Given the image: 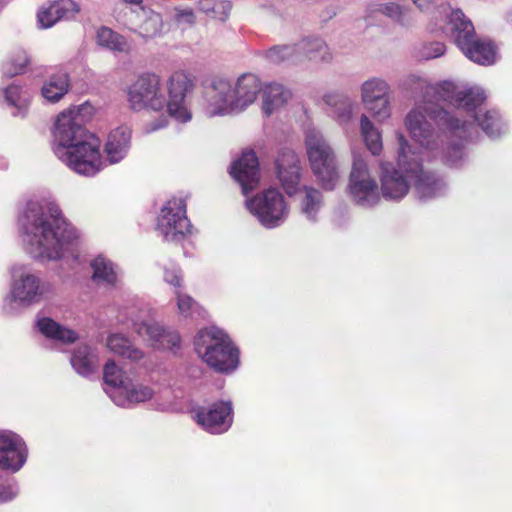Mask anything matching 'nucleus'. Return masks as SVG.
I'll return each instance as SVG.
<instances>
[{
	"label": "nucleus",
	"mask_w": 512,
	"mask_h": 512,
	"mask_svg": "<svg viewBox=\"0 0 512 512\" xmlns=\"http://www.w3.org/2000/svg\"><path fill=\"white\" fill-rule=\"evenodd\" d=\"M460 112L452 114L439 104H414L404 125L411 139L420 149L414 148L423 158L440 157L443 163L458 167L464 159V143L475 134L474 123L460 118Z\"/></svg>",
	"instance_id": "nucleus-1"
},
{
	"label": "nucleus",
	"mask_w": 512,
	"mask_h": 512,
	"mask_svg": "<svg viewBox=\"0 0 512 512\" xmlns=\"http://www.w3.org/2000/svg\"><path fill=\"white\" fill-rule=\"evenodd\" d=\"M396 139L397 167L389 162L380 164L382 196L386 200L399 201L407 195L411 184L421 200L443 195L446 191L444 180L424 168L419 152L402 133L398 132Z\"/></svg>",
	"instance_id": "nucleus-2"
},
{
	"label": "nucleus",
	"mask_w": 512,
	"mask_h": 512,
	"mask_svg": "<svg viewBox=\"0 0 512 512\" xmlns=\"http://www.w3.org/2000/svg\"><path fill=\"white\" fill-rule=\"evenodd\" d=\"M77 237V231L62 216L51 196L37 195L34 201V257L59 259Z\"/></svg>",
	"instance_id": "nucleus-3"
},
{
	"label": "nucleus",
	"mask_w": 512,
	"mask_h": 512,
	"mask_svg": "<svg viewBox=\"0 0 512 512\" xmlns=\"http://www.w3.org/2000/svg\"><path fill=\"white\" fill-rule=\"evenodd\" d=\"M431 31L451 37L463 54L479 65L488 66L496 61L494 43L476 37L472 22L460 9H453L448 4L440 5L434 12Z\"/></svg>",
	"instance_id": "nucleus-4"
},
{
	"label": "nucleus",
	"mask_w": 512,
	"mask_h": 512,
	"mask_svg": "<svg viewBox=\"0 0 512 512\" xmlns=\"http://www.w3.org/2000/svg\"><path fill=\"white\" fill-rule=\"evenodd\" d=\"M403 85L415 97V104H439L441 100L454 107L471 109L486 99L480 87H468L452 81L432 84L427 78L416 74L408 75Z\"/></svg>",
	"instance_id": "nucleus-5"
},
{
	"label": "nucleus",
	"mask_w": 512,
	"mask_h": 512,
	"mask_svg": "<svg viewBox=\"0 0 512 512\" xmlns=\"http://www.w3.org/2000/svg\"><path fill=\"white\" fill-rule=\"evenodd\" d=\"M119 320L129 321L133 331L157 349L176 350L181 338L177 331L165 328L154 318L153 310L141 301L124 305L119 310Z\"/></svg>",
	"instance_id": "nucleus-6"
},
{
	"label": "nucleus",
	"mask_w": 512,
	"mask_h": 512,
	"mask_svg": "<svg viewBox=\"0 0 512 512\" xmlns=\"http://www.w3.org/2000/svg\"><path fill=\"white\" fill-rule=\"evenodd\" d=\"M198 356L221 373H231L239 365V351L220 328L209 327L198 332L194 341Z\"/></svg>",
	"instance_id": "nucleus-7"
},
{
	"label": "nucleus",
	"mask_w": 512,
	"mask_h": 512,
	"mask_svg": "<svg viewBox=\"0 0 512 512\" xmlns=\"http://www.w3.org/2000/svg\"><path fill=\"white\" fill-rule=\"evenodd\" d=\"M305 149L311 170L321 187L335 189L340 181L339 162L334 148L316 128L305 131Z\"/></svg>",
	"instance_id": "nucleus-8"
},
{
	"label": "nucleus",
	"mask_w": 512,
	"mask_h": 512,
	"mask_svg": "<svg viewBox=\"0 0 512 512\" xmlns=\"http://www.w3.org/2000/svg\"><path fill=\"white\" fill-rule=\"evenodd\" d=\"M100 145L99 138L94 135L69 149L55 148L54 152L59 160L77 174L94 176L103 168Z\"/></svg>",
	"instance_id": "nucleus-9"
},
{
	"label": "nucleus",
	"mask_w": 512,
	"mask_h": 512,
	"mask_svg": "<svg viewBox=\"0 0 512 512\" xmlns=\"http://www.w3.org/2000/svg\"><path fill=\"white\" fill-rule=\"evenodd\" d=\"M127 102L134 111H155L165 109L166 96L159 75L140 74L126 89Z\"/></svg>",
	"instance_id": "nucleus-10"
},
{
	"label": "nucleus",
	"mask_w": 512,
	"mask_h": 512,
	"mask_svg": "<svg viewBox=\"0 0 512 512\" xmlns=\"http://www.w3.org/2000/svg\"><path fill=\"white\" fill-rule=\"evenodd\" d=\"M246 206L259 223L267 229L281 226L289 215L288 204L276 188H268L246 200Z\"/></svg>",
	"instance_id": "nucleus-11"
},
{
	"label": "nucleus",
	"mask_w": 512,
	"mask_h": 512,
	"mask_svg": "<svg viewBox=\"0 0 512 512\" xmlns=\"http://www.w3.org/2000/svg\"><path fill=\"white\" fill-rule=\"evenodd\" d=\"M195 88L192 77L184 71L173 72L166 81L165 108L170 117L179 123L192 119L188 98Z\"/></svg>",
	"instance_id": "nucleus-12"
},
{
	"label": "nucleus",
	"mask_w": 512,
	"mask_h": 512,
	"mask_svg": "<svg viewBox=\"0 0 512 512\" xmlns=\"http://www.w3.org/2000/svg\"><path fill=\"white\" fill-rule=\"evenodd\" d=\"M349 194L353 202L363 208H371L380 201L376 180L371 176L367 162L355 157L348 184Z\"/></svg>",
	"instance_id": "nucleus-13"
},
{
	"label": "nucleus",
	"mask_w": 512,
	"mask_h": 512,
	"mask_svg": "<svg viewBox=\"0 0 512 512\" xmlns=\"http://www.w3.org/2000/svg\"><path fill=\"white\" fill-rule=\"evenodd\" d=\"M157 231L165 241L180 242L191 231L186 216V204L182 198H172L161 209L157 221Z\"/></svg>",
	"instance_id": "nucleus-14"
},
{
	"label": "nucleus",
	"mask_w": 512,
	"mask_h": 512,
	"mask_svg": "<svg viewBox=\"0 0 512 512\" xmlns=\"http://www.w3.org/2000/svg\"><path fill=\"white\" fill-rule=\"evenodd\" d=\"M391 86L382 77H370L360 86V98L365 109L378 121L391 116Z\"/></svg>",
	"instance_id": "nucleus-15"
},
{
	"label": "nucleus",
	"mask_w": 512,
	"mask_h": 512,
	"mask_svg": "<svg viewBox=\"0 0 512 512\" xmlns=\"http://www.w3.org/2000/svg\"><path fill=\"white\" fill-rule=\"evenodd\" d=\"M86 109L87 107L81 105L69 108L58 115L54 130L57 144L55 148L69 149L72 145L86 140L88 136H94L83 126V111Z\"/></svg>",
	"instance_id": "nucleus-16"
},
{
	"label": "nucleus",
	"mask_w": 512,
	"mask_h": 512,
	"mask_svg": "<svg viewBox=\"0 0 512 512\" xmlns=\"http://www.w3.org/2000/svg\"><path fill=\"white\" fill-rule=\"evenodd\" d=\"M233 82L225 78H215L205 88L203 109L208 117L238 113L235 104Z\"/></svg>",
	"instance_id": "nucleus-17"
},
{
	"label": "nucleus",
	"mask_w": 512,
	"mask_h": 512,
	"mask_svg": "<svg viewBox=\"0 0 512 512\" xmlns=\"http://www.w3.org/2000/svg\"><path fill=\"white\" fill-rule=\"evenodd\" d=\"M232 404L218 401L207 406L192 409V417L205 431L211 434L226 432L232 424Z\"/></svg>",
	"instance_id": "nucleus-18"
},
{
	"label": "nucleus",
	"mask_w": 512,
	"mask_h": 512,
	"mask_svg": "<svg viewBox=\"0 0 512 512\" xmlns=\"http://www.w3.org/2000/svg\"><path fill=\"white\" fill-rule=\"evenodd\" d=\"M123 25L144 41H148L161 35L163 19L149 7L131 8Z\"/></svg>",
	"instance_id": "nucleus-19"
},
{
	"label": "nucleus",
	"mask_w": 512,
	"mask_h": 512,
	"mask_svg": "<svg viewBox=\"0 0 512 512\" xmlns=\"http://www.w3.org/2000/svg\"><path fill=\"white\" fill-rule=\"evenodd\" d=\"M277 178L289 196L300 190L301 165L298 155L289 148L279 151L275 160Z\"/></svg>",
	"instance_id": "nucleus-20"
},
{
	"label": "nucleus",
	"mask_w": 512,
	"mask_h": 512,
	"mask_svg": "<svg viewBox=\"0 0 512 512\" xmlns=\"http://www.w3.org/2000/svg\"><path fill=\"white\" fill-rule=\"evenodd\" d=\"M230 174L242 188L244 195L254 190L259 183V162L253 151H245L230 167Z\"/></svg>",
	"instance_id": "nucleus-21"
},
{
	"label": "nucleus",
	"mask_w": 512,
	"mask_h": 512,
	"mask_svg": "<svg viewBox=\"0 0 512 512\" xmlns=\"http://www.w3.org/2000/svg\"><path fill=\"white\" fill-rule=\"evenodd\" d=\"M26 461L22 439L12 432H0V469L16 472Z\"/></svg>",
	"instance_id": "nucleus-22"
},
{
	"label": "nucleus",
	"mask_w": 512,
	"mask_h": 512,
	"mask_svg": "<svg viewBox=\"0 0 512 512\" xmlns=\"http://www.w3.org/2000/svg\"><path fill=\"white\" fill-rule=\"evenodd\" d=\"M80 12V6L73 0H57L42 6L37 13V23L41 29H49L57 22L71 20Z\"/></svg>",
	"instance_id": "nucleus-23"
},
{
	"label": "nucleus",
	"mask_w": 512,
	"mask_h": 512,
	"mask_svg": "<svg viewBox=\"0 0 512 512\" xmlns=\"http://www.w3.org/2000/svg\"><path fill=\"white\" fill-rule=\"evenodd\" d=\"M260 89V80L252 73L242 74L235 82H233L234 97L236 101L235 107H237L238 113L244 111L248 106L254 103Z\"/></svg>",
	"instance_id": "nucleus-24"
},
{
	"label": "nucleus",
	"mask_w": 512,
	"mask_h": 512,
	"mask_svg": "<svg viewBox=\"0 0 512 512\" xmlns=\"http://www.w3.org/2000/svg\"><path fill=\"white\" fill-rule=\"evenodd\" d=\"M122 386V390L114 395V403L123 408H132L139 403L146 402L154 396V390L149 385L130 378Z\"/></svg>",
	"instance_id": "nucleus-25"
},
{
	"label": "nucleus",
	"mask_w": 512,
	"mask_h": 512,
	"mask_svg": "<svg viewBox=\"0 0 512 512\" xmlns=\"http://www.w3.org/2000/svg\"><path fill=\"white\" fill-rule=\"evenodd\" d=\"M484 101L485 99L471 109L465 107L456 108L458 110H464L466 112V117L477 122L478 126L481 127L487 136L490 138L499 137L505 131V125L502 122L499 113L496 110H488L485 112H482L481 110L476 111Z\"/></svg>",
	"instance_id": "nucleus-26"
},
{
	"label": "nucleus",
	"mask_w": 512,
	"mask_h": 512,
	"mask_svg": "<svg viewBox=\"0 0 512 512\" xmlns=\"http://www.w3.org/2000/svg\"><path fill=\"white\" fill-rule=\"evenodd\" d=\"M131 131L128 127L121 126L110 132L105 144L107 160L110 164L123 160L130 149Z\"/></svg>",
	"instance_id": "nucleus-27"
},
{
	"label": "nucleus",
	"mask_w": 512,
	"mask_h": 512,
	"mask_svg": "<svg viewBox=\"0 0 512 512\" xmlns=\"http://www.w3.org/2000/svg\"><path fill=\"white\" fill-rule=\"evenodd\" d=\"M262 110L269 116L284 107L292 98L291 91L283 84L270 82L261 87Z\"/></svg>",
	"instance_id": "nucleus-28"
},
{
	"label": "nucleus",
	"mask_w": 512,
	"mask_h": 512,
	"mask_svg": "<svg viewBox=\"0 0 512 512\" xmlns=\"http://www.w3.org/2000/svg\"><path fill=\"white\" fill-rule=\"evenodd\" d=\"M297 48V60L300 61L302 57L308 59H319L323 62H330L333 58L326 42L318 36H306L294 44Z\"/></svg>",
	"instance_id": "nucleus-29"
},
{
	"label": "nucleus",
	"mask_w": 512,
	"mask_h": 512,
	"mask_svg": "<svg viewBox=\"0 0 512 512\" xmlns=\"http://www.w3.org/2000/svg\"><path fill=\"white\" fill-rule=\"evenodd\" d=\"M96 44L114 54H130L133 46L124 36L107 26H101L97 29L95 35Z\"/></svg>",
	"instance_id": "nucleus-30"
},
{
	"label": "nucleus",
	"mask_w": 512,
	"mask_h": 512,
	"mask_svg": "<svg viewBox=\"0 0 512 512\" xmlns=\"http://www.w3.org/2000/svg\"><path fill=\"white\" fill-rule=\"evenodd\" d=\"M70 363L77 374L89 377L99 366V357L96 349L89 345H79L72 353Z\"/></svg>",
	"instance_id": "nucleus-31"
},
{
	"label": "nucleus",
	"mask_w": 512,
	"mask_h": 512,
	"mask_svg": "<svg viewBox=\"0 0 512 512\" xmlns=\"http://www.w3.org/2000/svg\"><path fill=\"white\" fill-rule=\"evenodd\" d=\"M92 280L97 284L116 286L121 277L120 268L103 255L95 257L91 263Z\"/></svg>",
	"instance_id": "nucleus-32"
},
{
	"label": "nucleus",
	"mask_w": 512,
	"mask_h": 512,
	"mask_svg": "<svg viewBox=\"0 0 512 512\" xmlns=\"http://www.w3.org/2000/svg\"><path fill=\"white\" fill-rule=\"evenodd\" d=\"M377 13L388 17L401 26L411 24L410 8L397 2L389 1L370 4L366 10V18H370Z\"/></svg>",
	"instance_id": "nucleus-33"
},
{
	"label": "nucleus",
	"mask_w": 512,
	"mask_h": 512,
	"mask_svg": "<svg viewBox=\"0 0 512 512\" xmlns=\"http://www.w3.org/2000/svg\"><path fill=\"white\" fill-rule=\"evenodd\" d=\"M323 101L333 109L334 116L341 125H346L352 120L358 106L352 98L338 92L325 94Z\"/></svg>",
	"instance_id": "nucleus-34"
},
{
	"label": "nucleus",
	"mask_w": 512,
	"mask_h": 512,
	"mask_svg": "<svg viewBox=\"0 0 512 512\" xmlns=\"http://www.w3.org/2000/svg\"><path fill=\"white\" fill-rule=\"evenodd\" d=\"M37 326L43 335L63 344H72L79 339L76 331L60 325L51 318L38 319Z\"/></svg>",
	"instance_id": "nucleus-35"
},
{
	"label": "nucleus",
	"mask_w": 512,
	"mask_h": 512,
	"mask_svg": "<svg viewBox=\"0 0 512 512\" xmlns=\"http://www.w3.org/2000/svg\"><path fill=\"white\" fill-rule=\"evenodd\" d=\"M108 349L125 359L133 362H138L144 357V352L136 347L126 336L123 334H111L107 338Z\"/></svg>",
	"instance_id": "nucleus-36"
},
{
	"label": "nucleus",
	"mask_w": 512,
	"mask_h": 512,
	"mask_svg": "<svg viewBox=\"0 0 512 512\" xmlns=\"http://www.w3.org/2000/svg\"><path fill=\"white\" fill-rule=\"evenodd\" d=\"M130 379L113 360L106 362L103 369L104 390L106 394L114 401V395L121 392L122 386Z\"/></svg>",
	"instance_id": "nucleus-37"
},
{
	"label": "nucleus",
	"mask_w": 512,
	"mask_h": 512,
	"mask_svg": "<svg viewBox=\"0 0 512 512\" xmlns=\"http://www.w3.org/2000/svg\"><path fill=\"white\" fill-rule=\"evenodd\" d=\"M69 87L68 74L64 72L57 73L45 81L41 88V95L46 101L56 103L67 94Z\"/></svg>",
	"instance_id": "nucleus-38"
},
{
	"label": "nucleus",
	"mask_w": 512,
	"mask_h": 512,
	"mask_svg": "<svg viewBox=\"0 0 512 512\" xmlns=\"http://www.w3.org/2000/svg\"><path fill=\"white\" fill-rule=\"evenodd\" d=\"M360 132L371 154L380 155L383 149L382 135L366 114H362L360 117Z\"/></svg>",
	"instance_id": "nucleus-39"
},
{
	"label": "nucleus",
	"mask_w": 512,
	"mask_h": 512,
	"mask_svg": "<svg viewBox=\"0 0 512 512\" xmlns=\"http://www.w3.org/2000/svg\"><path fill=\"white\" fill-rule=\"evenodd\" d=\"M297 48L294 44L275 45L261 52L262 57L270 64L279 65L285 62H298Z\"/></svg>",
	"instance_id": "nucleus-40"
},
{
	"label": "nucleus",
	"mask_w": 512,
	"mask_h": 512,
	"mask_svg": "<svg viewBox=\"0 0 512 512\" xmlns=\"http://www.w3.org/2000/svg\"><path fill=\"white\" fill-rule=\"evenodd\" d=\"M198 9L212 19L225 22L229 18L232 4L229 0H199Z\"/></svg>",
	"instance_id": "nucleus-41"
},
{
	"label": "nucleus",
	"mask_w": 512,
	"mask_h": 512,
	"mask_svg": "<svg viewBox=\"0 0 512 512\" xmlns=\"http://www.w3.org/2000/svg\"><path fill=\"white\" fill-rule=\"evenodd\" d=\"M322 206V193L315 188L305 187V196L301 201L302 214L308 220L315 222Z\"/></svg>",
	"instance_id": "nucleus-42"
},
{
	"label": "nucleus",
	"mask_w": 512,
	"mask_h": 512,
	"mask_svg": "<svg viewBox=\"0 0 512 512\" xmlns=\"http://www.w3.org/2000/svg\"><path fill=\"white\" fill-rule=\"evenodd\" d=\"M178 312L185 318H192L195 315H200V307L198 303L188 294L182 291H174Z\"/></svg>",
	"instance_id": "nucleus-43"
},
{
	"label": "nucleus",
	"mask_w": 512,
	"mask_h": 512,
	"mask_svg": "<svg viewBox=\"0 0 512 512\" xmlns=\"http://www.w3.org/2000/svg\"><path fill=\"white\" fill-rule=\"evenodd\" d=\"M163 279L168 285L172 286L175 291H181L184 281L182 270L178 265L165 267Z\"/></svg>",
	"instance_id": "nucleus-44"
},
{
	"label": "nucleus",
	"mask_w": 512,
	"mask_h": 512,
	"mask_svg": "<svg viewBox=\"0 0 512 512\" xmlns=\"http://www.w3.org/2000/svg\"><path fill=\"white\" fill-rule=\"evenodd\" d=\"M13 296L21 302L29 301L32 295V280L29 275L16 282L13 287Z\"/></svg>",
	"instance_id": "nucleus-45"
},
{
	"label": "nucleus",
	"mask_w": 512,
	"mask_h": 512,
	"mask_svg": "<svg viewBox=\"0 0 512 512\" xmlns=\"http://www.w3.org/2000/svg\"><path fill=\"white\" fill-rule=\"evenodd\" d=\"M5 98L6 100L15 107L21 109L25 108V111H28V103L22 101V89L17 85H10L5 90Z\"/></svg>",
	"instance_id": "nucleus-46"
},
{
	"label": "nucleus",
	"mask_w": 512,
	"mask_h": 512,
	"mask_svg": "<svg viewBox=\"0 0 512 512\" xmlns=\"http://www.w3.org/2000/svg\"><path fill=\"white\" fill-rule=\"evenodd\" d=\"M31 213L32 208L30 207V203L26 204V207L21 212L18 218V227L19 231L22 235L29 236L30 234V227L32 225L31 222Z\"/></svg>",
	"instance_id": "nucleus-47"
},
{
	"label": "nucleus",
	"mask_w": 512,
	"mask_h": 512,
	"mask_svg": "<svg viewBox=\"0 0 512 512\" xmlns=\"http://www.w3.org/2000/svg\"><path fill=\"white\" fill-rule=\"evenodd\" d=\"M28 64V59L24 55H17L9 67L6 68V73L11 76L22 73Z\"/></svg>",
	"instance_id": "nucleus-48"
},
{
	"label": "nucleus",
	"mask_w": 512,
	"mask_h": 512,
	"mask_svg": "<svg viewBox=\"0 0 512 512\" xmlns=\"http://www.w3.org/2000/svg\"><path fill=\"white\" fill-rule=\"evenodd\" d=\"M445 53V45L441 42H434L426 46L423 50V57L432 59L442 56Z\"/></svg>",
	"instance_id": "nucleus-49"
},
{
	"label": "nucleus",
	"mask_w": 512,
	"mask_h": 512,
	"mask_svg": "<svg viewBox=\"0 0 512 512\" xmlns=\"http://www.w3.org/2000/svg\"><path fill=\"white\" fill-rule=\"evenodd\" d=\"M175 20L179 23L192 24L195 21L194 12L191 8H176Z\"/></svg>",
	"instance_id": "nucleus-50"
},
{
	"label": "nucleus",
	"mask_w": 512,
	"mask_h": 512,
	"mask_svg": "<svg viewBox=\"0 0 512 512\" xmlns=\"http://www.w3.org/2000/svg\"><path fill=\"white\" fill-rule=\"evenodd\" d=\"M411 1L420 11H423V12L428 11L435 2V0H411Z\"/></svg>",
	"instance_id": "nucleus-51"
},
{
	"label": "nucleus",
	"mask_w": 512,
	"mask_h": 512,
	"mask_svg": "<svg viewBox=\"0 0 512 512\" xmlns=\"http://www.w3.org/2000/svg\"><path fill=\"white\" fill-rule=\"evenodd\" d=\"M13 491L10 487L0 485V502L8 501L13 498Z\"/></svg>",
	"instance_id": "nucleus-52"
},
{
	"label": "nucleus",
	"mask_w": 512,
	"mask_h": 512,
	"mask_svg": "<svg viewBox=\"0 0 512 512\" xmlns=\"http://www.w3.org/2000/svg\"><path fill=\"white\" fill-rule=\"evenodd\" d=\"M166 125H167V119L166 118H161L157 122L152 123L151 127H149L147 129V131H149V132L156 131L158 129H161V128L165 127Z\"/></svg>",
	"instance_id": "nucleus-53"
}]
</instances>
